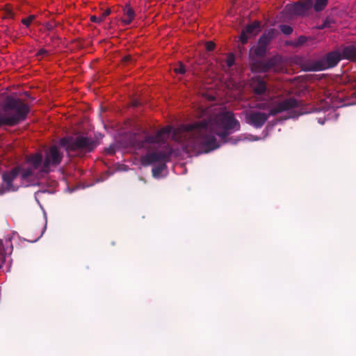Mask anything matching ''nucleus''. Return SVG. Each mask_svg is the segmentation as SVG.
I'll list each match as a JSON object with an SVG mask.
<instances>
[{
  "label": "nucleus",
  "instance_id": "b1692460",
  "mask_svg": "<svg viewBox=\"0 0 356 356\" xmlns=\"http://www.w3.org/2000/svg\"><path fill=\"white\" fill-rule=\"evenodd\" d=\"M47 54V51L44 49H40L37 53V56L43 57Z\"/></svg>",
  "mask_w": 356,
  "mask_h": 356
},
{
  "label": "nucleus",
  "instance_id": "a878e982",
  "mask_svg": "<svg viewBox=\"0 0 356 356\" xmlns=\"http://www.w3.org/2000/svg\"><path fill=\"white\" fill-rule=\"evenodd\" d=\"M129 58H130L129 57H125V58H124V59H125V61H127V60H129Z\"/></svg>",
  "mask_w": 356,
  "mask_h": 356
},
{
  "label": "nucleus",
  "instance_id": "bb28decb",
  "mask_svg": "<svg viewBox=\"0 0 356 356\" xmlns=\"http://www.w3.org/2000/svg\"><path fill=\"white\" fill-rule=\"evenodd\" d=\"M322 100H323V101H326V103H327V104H328V102L327 101V99H323Z\"/></svg>",
  "mask_w": 356,
  "mask_h": 356
},
{
  "label": "nucleus",
  "instance_id": "9b49d317",
  "mask_svg": "<svg viewBox=\"0 0 356 356\" xmlns=\"http://www.w3.org/2000/svg\"><path fill=\"white\" fill-rule=\"evenodd\" d=\"M135 17L134 10L129 6H126L124 8L123 16L122 17L121 22L124 25H129L131 23Z\"/></svg>",
  "mask_w": 356,
  "mask_h": 356
},
{
  "label": "nucleus",
  "instance_id": "a211bd4d",
  "mask_svg": "<svg viewBox=\"0 0 356 356\" xmlns=\"http://www.w3.org/2000/svg\"><path fill=\"white\" fill-rule=\"evenodd\" d=\"M234 63V56L233 54H229L226 58V65L227 67H231Z\"/></svg>",
  "mask_w": 356,
  "mask_h": 356
},
{
  "label": "nucleus",
  "instance_id": "412c9836",
  "mask_svg": "<svg viewBox=\"0 0 356 356\" xmlns=\"http://www.w3.org/2000/svg\"><path fill=\"white\" fill-rule=\"evenodd\" d=\"M274 61H275V59H273L269 61V63L266 65H265L262 68H261V70L262 71H268L269 70L271 69L273 63H274Z\"/></svg>",
  "mask_w": 356,
  "mask_h": 356
},
{
  "label": "nucleus",
  "instance_id": "6e6552de",
  "mask_svg": "<svg viewBox=\"0 0 356 356\" xmlns=\"http://www.w3.org/2000/svg\"><path fill=\"white\" fill-rule=\"evenodd\" d=\"M226 87L232 91V96L235 99L239 101L243 100V91L244 89L243 85L239 81L234 80L233 77H230L225 81Z\"/></svg>",
  "mask_w": 356,
  "mask_h": 356
},
{
  "label": "nucleus",
  "instance_id": "dca6fc26",
  "mask_svg": "<svg viewBox=\"0 0 356 356\" xmlns=\"http://www.w3.org/2000/svg\"><path fill=\"white\" fill-rule=\"evenodd\" d=\"M35 15H31L26 18L22 19V23L26 27H29L32 24V22L35 20Z\"/></svg>",
  "mask_w": 356,
  "mask_h": 356
},
{
  "label": "nucleus",
  "instance_id": "0eeeda50",
  "mask_svg": "<svg viewBox=\"0 0 356 356\" xmlns=\"http://www.w3.org/2000/svg\"><path fill=\"white\" fill-rule=\"evenodd\" d=\"M275 35V31L274 29H270L268 32L265 33L259 39L258 44L256 47L251 49L256 55H263L266 50V46L271 38Z\"/></svg>",
  "mask_w": 356,
  "mask_h": 356
},
{
  "label": "nucleus",
  "instance_id": "5701e85b",
  "mask_svg": "<svg viewBox=\"0 0 356 356\" xmlns=\"http://www.w3.org/2000/svg\"><path fill=\"white\" fill-rule=\"evenodd\" d=\"M90 20L92 22L99 23L103 21V17H101V16L97 17L95 15H92L90 17Z\"/></svg>",
  "mask_w": 356,
  "mask_h": 356
},
{
  "label": "nucleus",
  "instance_id": "4be33fe9",
  "mask_svg": "<svg viewBox=\"0 0 356 356\" xmlns=\"http://www.w3.org/2000/svg\"><path fill=\"white\" fill-rule=\"evenodd\" d=\"M205 47H206L207 50L212 51L215 48V43L212 41H209V42H206Z\"/></svg>",
  "mask_w": 356,
  "mask_h": 356
},
{
  "label": "nucleus",
  "instance_id": "f257e3e1",
  "mask_svg": "<svg viewBox=\"0 0 356 356\" xmlns=\"http://www.w3.org/2000/svg\"><path fill=\"white\" fill-rule=\"evenodd\" d=\"M197 118H203L199 122L181 125L177 129L166 126L155 136L147 135L138 143V148L147 150L142 156L143 165H148L165 161L171 154V147L167 141L172 138L179 143L188 153H208L219 147L216 136L225 139L229 134L240 129L241 125L234 114L226 109L212 107L200 108Z\"/></svg>",
  "mask_w": 356,
  "mask_h": 356
},
{
  "label": "nucleus",
  "instance_id": "1a4fd4ad",
  "mask_svg": "<svg viewBox=\"0 0 356 356\" xmlns=\"http://www.w3.org/2000/svg\"><path fill=\"white\" fill-rule=\"evenodd\" d=\"M259 22H254L251 24L248 25L245 29L242 31L240 36V40L243 44L247 42L248 38L252 35L257 34L260 31Z\"/></svg>",
  "mask_w": 356,
  "mask_h": 356
},
{
  "label": "nucleus",
  "instance_id": "f8f14e48",
  "mask_svg": "<svg viewBox=\"0 0 356 356\" xmlns=\"http://www.w3.org/2000/svg\"><path fill=\"white\" fill-rule=\"evenodd\" d=\"M343 58L356 61V47L355 45H349L344 47L341 51Z\"/></svg>",
  "mask_w": 356,
  "mask_h": 356
},
{
  "label": "nucleus",
  "instance_id": "9d476101",
  "mask_svg": "<svg viewBox=\"0 0 356 356\" xmlns=\"http://www.w3.org/2000/svg\"><path fill=\"white\" fill-rule=\"evenodd\" d=\"M312 6V1L306 0L303 2H297L290 5L289 10L293 15H304L309 8H311Z\"/></svg>",
  "mask_w": 356,
  "mask_h": 356
},
{
  "label": "nucleus",
  "instance_id": "20e7f679",
  "mask_svg": "<svg viewBox=\"0 0 356 356\" xmlns=\"http://www.w3.org/2000/svg\"><path fill=\"white\" fill-rule=\"evenodd\" d=\"M29 106L19 99L8 97L0 105V126L14 125L25 119Z\"/></svg>",
  "mask_w": 356,
  "mask_h": 356
},
{
  "label": "nucleus",
  "instance_id": "f3484780",
  "mask_svg": "<svg viewBox=\"0 0 356 356\" xmlns=\"http://www.w3.org/2000/svg\"><path fill=\"white\" fill-rule=\"evenodd\" d=\"M185 71H186L185 67L181 63H178V65L177 66H175L174 68V72L176 74H182L185 73Z\"/></svg>",
  "mask_w": 356,
  "mask_h": 356
},
{
  "label": "nucleus",
  "instance_id": "ddd939ff",
  "mask_svg": "<svg viewBox=\"0 0 356 356\" xmlns=\"http://www.w3.org/2000/svg\"><path fill=\"white\" fill-rule=\"evenodd\" d=\"M14 17V13L13 11L12 7L6 4L4 6L2 9V17L6 19L13 18Z\"/></svg>",
  "mask_w": 356,
  "mask_h": 356
},
{
  "label": "nucleus",
  "instance_id": "f03ea898",
  "mask_svg": "<svg viewBox=\"0 0 356 356\" xmlns=\"http://www.w3.org/2000/svg\"><path fill=\"white\" fill-rule=\"evenodd\" d=\"M253 95L249 106L266 111H252L245 115L246 121L254 127H261L270 116L297 108L298 102L288 97L289 92L279 86L268 85L264 78L256 76L250 83Z\"/></svg>",
  "mask_w": 356,
  "mask_h": 356
},
{
  "label": "nucleus",
  "instance_id": "aec40b11",
  "mask_svg": "<svg viewBox=\"0 0 356 356\" xmlns=\"http://www.w3.org/2000/svg\"><path fill=\"white\" fill-rule=\"evenodd\" d=\"M298 102V106L297 108H295L293 109H291V110H289V111H286V112H293V113H297V114L296 115H293V117H296V115H301L303 113V112H300V107H301V104L300 102H298L297 99H296Z\"/></svg>",
  "mask_w": 356,
  "mask_h": 356
},
{
  "label": "nucleus",
  "instance_id": "423d86ee",
  "mask_svg": "<svg viewBox=\"0 0 356 356\" xmlns=\"http://www.w3.org/2000/svg\"><path fill=\"white\" fill-rule=\"evenodd\" d=\"M341 58H343L341 53L338 51L331 52L328 54L324 59L314 62L311 66L307 67V70L318 71L332 67L335 66Z\"/></svg>",
  "mask_w": 356,
  "mask_h": 356
},
{
  "label": "nucleus",
  "instance_id": "6ab92c4d",
  "mask_svg": "<svg viewBox=\"0 0 356 356\" xmlns=\"http://www.w3.org/2000/svg\"><path fill=\"white\" fill-rule=\"evenodd\" d=\"M280 29H281L282 32L286 35H289L293 31L292 28L288 25H282L280 26Z\"/></svg>",
  "mask_w": 356,
  "mask_h": 356
},
{
  "label": "nucleus",
  "instance_id": "7ed1b4c3",
  "mask_svg": "<svg viewBox=\"0 0 356 356\" xmlns=\"http://www.w3.org/2000/svg\"><path fill=\"white\" fill-rule=\"evenodd\" d=\"M41 152H36L26 157V161L20 168H15L11 171L3 175V184L0 188V194L5 192L15 191L17 186L14 184L19 175L23 179H29L33 177L39 179L43 173H47L58 166L63 157V153L60 147L57 145H51L44 152L42 160Z\"/></svg>",
  "mask_w": 356,
  "mask_h": 356
},
{
  "label": "nucleus",
  "instance_id": "39448f33",
  "mask_svg": "<svg viewBox=\"0 0 356 356\" xmlns=\"http://www.w3.org/2000/svg\"><path fill=\"white\" fill-rule=\"evenodd\" d=\"M60 145L65 147L69 153L71 152L80 153L90 152L95 147V143L92 140L81 136L64 138L60 140Z\"/></svg>",
  "mask_w": 356,
  "mask_h": 356
},
{
  "label": "nucleus",
  "instance_id": "2eb2a0df",
  "mask_svg": "<svg viewBox=\"0 0 356 356\" xmlns=\"http://www.w3.org/2000/svg\"><path fill=\"white\" fill-rule=\"evenodd\" d=\"M6 261V252L4 246L1 241H0V268L2 267L3 264Z\"/></svg>",
  "mask_w": 356,
  "mask_h": 356
},
{
  "label": "nucleus",
  "instance_id": "393cba45",
  "mask_svg": "<svg viewBox=\"0 0 356 356\" xmlns=\"http://www.w3.org/2000/svg\"><path fill=\"white\" fill-rule=\"evenodd\" d=\"M110 14V10H106L103 12L102 15H101V17H103V20Z\"/></svg>",
  "mask_w": 356,
  "mask_h": 356
},
{
  "label": "nucleus",
  "instance_id": "4468645a",
  "mask_svg": "<svg viewBox=\"0 0 356 356\" xmlns=\"http://www.w3.org/2000/svg\"><path fill=\"white\" fill-rule=\"evenodd\" d=\"M312 3L314 2V7L316 11L323 10L327 5V0H312Z\"/></svg>",
  "mask_w": 356,
  "mask_h": 356
}]
</instances>
